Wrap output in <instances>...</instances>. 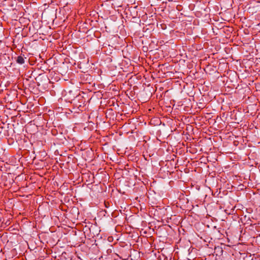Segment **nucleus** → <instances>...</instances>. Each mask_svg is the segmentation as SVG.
Wrapping results in <instances>:
<instances>
[{
  "instance_id": "1",
  "label": "nucleus",
  "mask_w": 260,
  "mask_h": 260,
  "mask_svg": "<svg viewBox=\"0 0 260 260\" xmlns=\"http://www.w3.org/2000/svg\"><path fill=\"white\" fill-rule=\"evenodd\" d=\"M209 23H211L212 25H213L215 27H223L224 26V22L223 21L226 20L224 19L222 17H212L209 18Z\"/></svg>"
},
{
  "instance_id": "2",
  "label": "nucleus",
  "mask_w": 260,
  "mask_h": 260,
  "mask_svg": "<svg viewBox=\"0 0 260 260\" xmlns=\"http://www.w3.org/2000/svg\"><path fill=\"white\" fill-rule=\"evenodd\" d=\"M17 62L18 63L22 64L24 62V58L21 56H19L17 58Z\"/></svg>"
},
{
  "instance_id": "3",
  "label": "nucleus",
  "mask_w": 260,
  "mask_h": 260,
  "mask_svg": "<svg viewBox=\"0 0 260 260\" xmlns=\"http://www.w3.org/2000/svg\"><path fill=\"white\" fill-rule=\"evenodd\" d=\"M54 11H55V16H56V10H54Z\"/></svg>"
},
{
  "instance_id": "4",
  "label": "nucleus",
  "mask_w": 260,
  "mask_h": 260,
  "mask_svg": "<svg viewBox=\"0 0 260 260\" xmlns=\"http://www.w3.org/2000/svg\"><path fill=\"white\" fill-rule=\"evenodd\" d=\"M46 12V11H44V12L42 13V15L44 14V13Z\"/></svg>"
},
{
  "instance_id": "5",
  "label": "nucleus",
  "mask_w": 260,
  "mask_h": 260,
  "mask_svg": "<svg viewBox=\"0 0 260 260\" xmlns=\"http://www.w3.org/2000/svg\"><path fill=\"white\" fill-rule=\"evenodd\" d=\"M46 12V11H44V12L42 13V15L44 14V13Z\"/></svg>"
},
{
  "instance_id": "6",
  "label": "nucleus",
  "mask_w": 260,
  "mask_h": 260,
  "mask_svg": "<svg viewBox=\"0 0 260 260\" xmlns=\"http://www.w3.org/2000/svg\"><path fill=\"white\" fill-rule=\"evenodd\" d=\"M46 12V11H44V12L42 13V15L44 14V13Z\"/></svg>"
}]
</instances>
